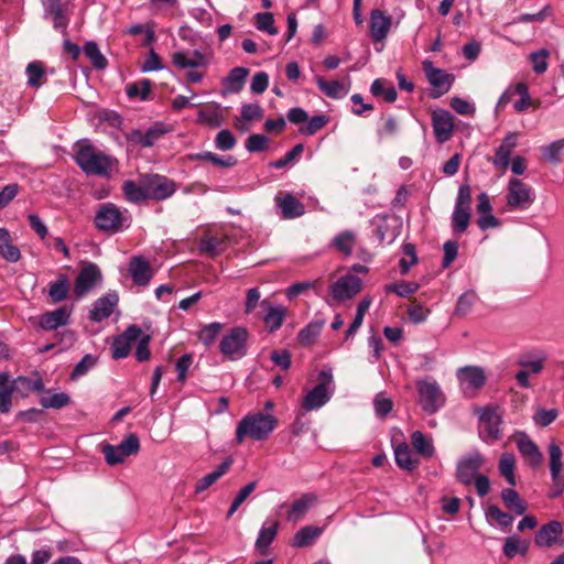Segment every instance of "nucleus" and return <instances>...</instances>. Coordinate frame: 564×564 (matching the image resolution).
Here are the masks:
<instances>
[{"label":"nucleus","instance_id":"nucleus-1","mask_svg":"<svg viewBox=\"0 0 564 564\" xmlns=\"http://www.w3.org/2000/svg\"><path fill=\"white\" fill-rule=\"evenodd\" d=\"M75 162L87 175L107 176L112 170L115 160L96 149L87 141L77 142Z\"/></svg>","mask_w":564,"mask_h":564},{"label":"nucleus","instance_id":"nucleus-2","mask_svg":"<svg viewBox=\"0 0 564 564\" xmlns=\"http://www.w3.org/2000/svg\"><path fill=\"white\" fill-rule=\"evenodd\" d=\"M278 420L271 414L254 413L243 416L236 429V441L241 444L246 437L265 440L276 427Z\"/></svg>","mask_w":564,"mask_h":564},{"label":"nucleus","instance_id":"nucleus-3","mask_svg":"<svg viewBox=\"0 0 564 564\" xmlns=\"http://www.w3.org/2000/svg\"><path fill=\"white\" fill-rule=\"evenodd\" d=\"M319 383L310 390L303 398L302 408L310 412L322 408L326 404L333 393V375L330 370H322L318 375Z\"/></svg>","mask_w":564,"mask_h":564},{"label":"nucleus","instance_id":"nucleus-4","mask_svg":"<svg viewBox=\"0 0 564 564\" xmlns=\"http://www.w3.org/2000/svg\"><path fill=\"white\" fill-rule=\"evenodd\" d=\"M95 226L105 232H118L129 226V217L115 204L104 203L99 206L95 219Z\"/></svg>","mask_w":564,"mask_h":564},{"label":"nucleus","instance_id":"nucleus-5","mask_svg":"<svg viewBox=\"0 0 564 564\" xmlns=\"http://www.w3.org/2000/svg\"><path fill=\"white\" fill-rule=\"evenodd\" d=\"M249 333L246 327H232L219 343L220 352L230 360H238L247 355Z\"/></svg>","mask_w":564,"mask_h":564},{"label":"nucleus","instance_id":"nucleus-6","mask_svg":"<svg viewBox=\"0 0 564 564\" xmlns=\"http://www.w3.org/2000/svg\"><path fill=\"white\" fill-rule=\"evenodd\" d=\"M416 388L419 404L425 413L434 414L445 404V394L436 381L420 380Z\"/></svg>","mask_w":564,"mask_h":564},{"label":"nucleus","instance_id":"nucleus-7","mask_svg":"<svg viewBox=\"0 0 564 564\" xmlns=\"http://www.w3.org/2000/svg\"><path fill=\"white\" fill-rule=\"evenodd\" d=\"M534 199L535 193L530 185L516 177L509 180L506 200L511 210L528 209Z\"/></svg>","mask_w":564,"mask_h":564},{"label":"nucleus","instance_id":"nucleus-8","mask_svg":"<svg viewBox=\"0 0 564 564\" xmlns=\"http://www.w3.org/2000/svg\"><path fill=\"white\" fill-rule=\"evenodd\" d=\"M140 449V442L135 434H128L118 445L106 444L102 446V454L108 465H118L124 462L126 457L134 455Z\"/></svg>","mask_w":564,"mask_h":564},{"label":"nucleus","instance_id":"nucleus-9","mask_svg":"<svg viewBox=\"0 0 564 564\" xmlns=\"http://www.w3.org/2000/svg\"><path fill=\"white\" fill-rule=\"evenodd\" d=\"M479 436L486 443H494L502 437L501 416L495 408L479 409Z\"/></svg>","mask_w":564,"mask_h":564},{"label":"nucleus","instance_id":"nucleus-10","mask_svg":"<svg viewBox=\"0 0 564 564\" xmlns=\"http://www.w3.org/2000/svg\"><path fill=\"white\" fill-rule=\"evenodd\" d=\"M143 178L149 199L164 200L176 192V183L164 175L145 174Z\"/></svg>","mask_w":564,"mask_h":564},{"label":"nucleus","instance_id":"nucleus-11","mask_svg":"<svg viewBox=\"0 0 564 564\" xmlns=\"http://www.w3.org/2000/svg\"><path fill=\"white\" fill-rule=\"evenodd\" d=\"M485 462L484 456L477 449L471 451L463 456L456 467L457 480L466 486L473 484L474 478L478 476V471Z\"/></svg>","mask_w":564,"mask_h":564},{"label":"nucleus","instance_id":"nucleus-12","mask_svg":"<svg viewBox=\"0 0 564 564\" xmlns=\"http://www.w3.org/2000/svg\"><path fill=\"white\" fill-rule=\"evenodd\" d=\"M102 281V274L96 263H88L80 269L75 283L74 294L76 299H82L87 295L95 286Z\"/></svg>","mask_w":564,"mask_h":564},{"label":"nucleus","instance_id":"nucleus-13","mask_svg":"<svg viewBox=\"0 0 564 564\" xmlns=\"http://www.w3.org/2000/svg\"><path fill=\"white\" fill-rule=\"evenodd\" d=\"M457 379L465 394L474 395L486 383V375L481 367L465 366L457 370Z\"/></svg>","mask_w":564,"mask_h":564},{"label":"nucleus","instance_id":"nucleus-14","mask_svg":"<svg viewBox=\"0 0 564 564\" xmlns=\"http://www.w3.org/2000/svg\"><path fill=\"white\" fill-rule=\"evenodd\" d=\"M423 72L429 80L430 85L433 86L437 91L433 93L431 96L433 98H437L441 95L446 94L454 80V76L446 73L441 68H436L432 61L425 59L422 62Z\"/></svg>","mask_w":564,"mask_h":564},{"label":"nucleus","instance_id":"nucleus-15","mask_svg":"<svg viewBox=\"0 0 564 564\" xmlns=\"http://www.w3.org/2000/svg\"><path fill=\"white\" fill-rule=\"evenodd\" d=\"M44 18L53 23L54 29L66 31L70 3L68 0H42Z\"/></svg>","mask_w":564,"mask_h":564},{"label":"nucleus","instance_id":"nucleus-16","mask_svg":"<svg viewBox=\"0 0 564 564\" xmlns=\"http://www.w3.org/2000/svg\"><path fill=\"white\" fill-rule=\"evenodd\" d=\"M170 131L163 122H155L145 131L133 129L127 133V140L143 148H150Z\"/></svg>","mask_w":564,"mask_h":564},{"label":"nucleus","instance_id":"nucleus-17","mask_svg":"<svg viewBox=\"0 0 564 564\" xmlns=\"http://www.w3.org/2000/svg\"><path fill=\"white\" fill-rule=\"evenodd\" d=\"M73 306L62 305L41 314L37 325L44 330H55L70 323Z\"/></svg>","mask_w":564,"mask_h":564},{"label":"nucleus","instance_id":"nucleus-18","mask_svg":"<svg viewBox=\"0 0 564 564\" xmlns=\"http://www.w3.org/2000/svg\"><path fill=\"white\" fill-rule=\"evenodd\" d=\"M432 127L438 143L448 141L454 131V118L448 110L437 109L432 112Z\"/></svg>","mask_w":564,"mask_h":564},{"label":"nucleus","instance_id":"nucleus-19","mask_svg":"<svg viewBox=\"0 0 564 564\" xmlns=\"http://www.w3.org/2000/svg\"><path fill=\"white\" fill-rule=\"evenodd\" d=\"M362 288V282L358 276L348 274L339 278L332 284V295L339 302L352 299Z\"/></svg>","mask_w":564,"mask_h":564},{"label":"nucleus","instance_id":"nucleus-20","mask_svg":"<svg viewBox=\"0 0 564 564\" xmlns=\"http://www.w3.org/2000/svg\"><path fill=\"white\" fill-rule=\"evenodd\" d=\"M391 25L392 18L384 11L375 9L370 12L369 30L375 42H382L388 36Z\"/></svg>","mask_w":564,"mask_h":564},{"label":"nucleus","instance_id":"nucleus-21","mask_svg":"<svg viewBox=\"0 0 564 564\" xmlns=\"http://www.w3.org/2000/svg\"><path fill=\"white\" fill-rule=\"evenodd\" d=\"M141 328L137 325L129 326L126 332L119 335L112 344V358H126L131 350V345L139 339Z\"/></svg>","mask_w":564,"mask_h":564},{"label":"nucleus","instance_id":"nucleus-22","mask_svg":"<svg viewBox=\"0 0 564 564\" xmlns=\"http://www.w3.org/2000/svg\"><path fill=\"white\" fill-rule=\"evenodd\" d=\"M519 134L517 132H509L500 145L496 150L495 158L492 159V164L495 167L506 171L510 165V158L513 150L518 145Z\"/></svg>","mask_w":564,"mask_h":564},{"label":"nucleus","instance_id":"nucleus-23","mask_svg":"<svg viewBox=\"0 0 564 564\" xmlns=\"http://www.w3.org/2000/svg\"><path fill=\"white\" fill-rule=\"evenodd\" d=\"M37 402L44 409H62L69 404L70 398L65 392H56L53 390H45L43 387V382L37 378Z\"/></svg>","mask_w":564,"mask_h":564},{"label":"nucleus","instance_id":"nucleus-24","mask_svg":"<svg viewBox=\"0 0 564 564\" xmlns=\"http://www.w3.org/2000/svg\"><path fill=\"white\" fill-rule=\"evenodd\" d=\"M117 293H108L95 301L94 306L89 313V318L93 322H101L108 318L116 305L118 304Z\"/></svg>","mask_w":564,"mask_h":564},{"label":"nucleus","instance_id":"nucleus-25","mask_svg":"<svg viewBox=\"0 0 564 564\" xmlns=\"http://www.w3.org/2000/svg\"><path fill=\"white\" fill-rule=\"evenodd\" d=\"M562 532L563 527L560 521H550L536 531L534 544L539 547H550L557 541Z\"/></svg>","mask_w":564,"mask_h":564},{"label":"nucleus","instance_id":"nucleus-26","mask_svg":"<svg viewBox=\"0 0 564 564\" xmlns=\"http://www.w3.org/2000/svg\"><path fill=\"white\" fill-rule=\"evenodd\" d=\"M70 290L69 279L66 274H59L56 280L51 281L43 288L42 293L46 294L51 303H61L68 297Z\"/></svg>","mask_w":564,"mask_h":564},{"label":"nucleus","instance_id":"nucleus-27","mask_svg":"<svg viewBox=\"0 0 564 564\" xmlns=\"http://www.w3.org/2000/svg\"><path fill=\"white\" fill-rule=\"evenodd\" d=\"M129 272L134 283L142 286L148 285L153 275L150 263L141 256L131 258Z\"/></svg>","mask_w":564,"mask_h":564},{"label":"nucleus","instance_id":"nucleus-28","mask_svg":"<svg viewBox=\"0 0 564 564\" xmlns=\"http://www.w3.org/2000/svg\"><path fill=\"white\" fill-rule=\"evenodd\" d=\"M275 202L281 210L282 217L285 219L296 218L305 213L304 204L290 193L276 196Z\"/></svg>","mask_w":564,"mask_h":564},{"label":"nucleus","instance_id":"nucleus-29","mask_svg":"<svg viewBox=\"0 0 564 564\" xmlns=\"http://www.w3.org/2000/svg\"><path fill=\"white\" fill-rule=\"evenodd\" d=\"M317 502V496L312 492L302 495L295 500L288 512L286 519L296 523L304 518L307 511Z\"/></svg>","mask_w":564,"mask_h":564},{"label":"nucleus","instance_id":"nucleus-30","mask_svg":"<svg viewBox=\"0 0 564 564\" xmlns=\"http://www.w3.org/2000/svg\"><path fill=\"white\" fill-rule=\"evenodd\" d=\"M261 306L267 311L263 316V322L265 323L269 332L273 333L278 330L285 319L286 308L282 305H273L268 300H263L261 302Z\"/></svg>","mask_w":564,"mask_h":564},{"label":"nucleus","instance_id":"nucleus-31","mask_svg":"<svg viewBox=\"0 0 564 564\" xmlns=\"http://www.w3.org/2000/svg\"><path fill=\"white\" fill-rule=\"evenodd\" d=\"M394 458L397 465L408 471H412L420 465L419 457L412 452L410 445L405 442L394 447Z\"/></svg>","mask_w":564,"mask_h":564},{"label":"nucleus","instance_id":"nucleus-32","mask_svg":"<svg viewBox=\"0 0 564 564\" xmlns=\"http://www.w3.org/2000/svg\"><path fill=\"white\" fill-rule=\"evenodd\" d=\"M197 122L208 126L209 128H218L224 122V113L219 104L213 102L198 111Z\"/></svg>","mask_w":564,"mask_h":564},{"label":"nucleus","instance_id":"nucleus-33","mask_svg":"<svg viewBox=\"0 0 564 564\" xmlns=\"http://www.w3.org/2000/svg\"><path fill=\"white\" fill-rule=\"evenodd\" d=\"M519 452L527 457L531 465L538 466L542 462V454L535 443L525 434H519L516 440Z\"/></svg>","mask_w":564,"mask_h":564},{"label":"nucleus","instance_id":"nucleus-34","mask_svg":"<svg viewBox=\"0 0 564 564\" xmlns=\"http://www.w3.org/2000/svg\"><path fill=\"white\" fill-rule=\"evenodd\" d=\"M279 529L278 521H265L260 529L259 535L256 541V547L261 554H265L269 546L276 536Z\"/></svg>","mask_w":564,"mask_h":564},{"label":"nucleus","instance_id":"nucleus-35","mask_svg":"<svg viewBox=\"0 0 564 564\" xmlns=\"http://www.w3.org/2000/svg\"><path fill=\"white\" fill-rule=\"evenodd\" d=\"M144 178L143 175L139 180V184H137L134 181L127 180L122 184V191L124 198L134 204H139L143 200L149 199L148 193L144 189Z\"/></svg>","mask_w":564,"mask_h":564},{"label":"nucleus","instance_id":"nucleus-36","mask_svg":"<svg viewBox=\"0 0 564 564\" xmlns=\"http://www.w3.org/2000/svg\"><path fill=\"white\" fill-rule=\"evenodd\" d=\"M315 82L318 86V89L328 98L340 99L348 94V87H346L345 84L339 80L328 82L322 76H316Z\"/></svg>","mask_w":564,"mask_h":564},{"label":"nucleus","instance_id":"nucleus-37","mask_svg":"<svg viewBox=\"0 0 564 564\" xmlns=\"http://www.w3.org/2000/svg\"><path fill=\"white\" fill-rule=\"evenodd\" d=\"M231 464H232V459L230 457L225 459L220 465L217 466V468L214 471L205 475L203 478H200L196 482L195 491L197 494L198 492H203L208 487L214 485L221 476L227 474V471L229 470Z\"/></svg>","mask_w":564,"mask_h":564},{"label":"nucleus","instance_id":"nucleus-38","mask_svg":"<svg viewBox=\"0 0 564 564\" xmlns=\"http://www.w3.org/2000/svg\"><path fill=\"white\" fill-rule=\"evenodd\" d=\"M411 444L417 455L424 458H432L435 454V447L431 437H427L421 431H414L411 434Z\"/></svg>","mask_w":564,"mask_h":564},{"label":"nucleus","instance_id":"nucleus-39","mask_svg":"<svg viewBox=\"0 0 564 564\" xmlns=\"http://www.w3.org/2000/svg\"><path fill=\"white\" fill-rule=\"evenodd\" d=\"M249 69L246 67H235L230 70L229 75L224 79L223 84L227 93H239L246 82Z\"/></svg>","mask_w":564,"mask_h":564},{"label":"nucleus","instance_id":"nucleus-40","mask_svg":"<svg viewBox=\"0 0 564 564\" xmlns=\"http://www.w3.org/2000/svg\"><path fill=\"white\" fill-rule=\"evenodd\" d=\"M325 325L324 319H314L302 328L297 334V339L303 346H311L315 343Z\"/></svg>","mask_w":564,"mask_h":564},{"label":"nucleus","instance_id":"nucleus-41","mask_svg":"<svg viewBox=\"0 0 564 564\" xmlns=\"http://www.w3.org/2000/svg\"><path fill=\"white\" fill-rule=\"evenodd\" d=\"M0 256L9 262H17L20 259V250L12 246V239L6 228H0Z\"/></svg>","mask_w":564,"mask_h":564},{"label":"nucleus","instance_id":"nucleus-42","mask_svg":"<svg viewBox=\"0 0 564 564\" xmlns=\"http://www.w3.org/2000/svg\"><path fill=\"white\" fill-rule=\"evenodd\" d=\"M322 528L305 525L301 528L293 538V546L305 547L313 543L322 534Z\"/></svg>","mask_w":564,"mask_h":564},{"label":"nucleus","instance_id":"nucleus-43","mask_svg":"<svg viewBox=\"0 0 564 564\" xmlns=\"http://www.w3.org/2000/svg\"><path fill=\"white\" fill-rule=\"evenodd\" d=\"M356 245V235L351 230H345L335 236L332 240V246L345 256L352 253Z\"/></svg>","mask_w":564,"mask_h":564},{"label":"nucleus","instance_id":"nucleus-44","mask_svg":"<svg viewBox=\"0 0 564 564\" xmlns=\"http://www.w3.org/2000/svg\"><path fill=\"white\" fill-rule=\"evenodd\" d=\"M501 499L505 506L516 514L522 516L525 513L527 503L520 498L519 494L514 489H503L501 491Z\"/></svg>","mask_w":564,"mask_h":564},{"label":"nucleus","instance_id":"nucleus-45","mask_svg":"<svg viewBox=\"0 0 564 564\" xmlns=\"http://www.w3.org/2000/svg\"><path fill=\"white\" fill-rule=\"evenodd\" d=\"M226 239L217 236H205L199 240V250L209 253L212 257L218 256L225 250Z\"/></svg>","mask_w":564,"mask_h":564},{"label":"nucleus","instance_id":"nucleus-46","mask_svg":"<svg viewBox=\"0 0 564 564\" xmlns=\"http://www.w3.org/2000/svg\"><path fill=\"white\" fill-rule=\"evenodd\" d=\"M516 458L510 453H505L499 460V473L506 478L510 486H516L514 476Z\"/></svg>","mask_w":564,"mask_h":564},{"label":"nucleus","instance_id":"nucleus-47","mask_svg":"<svg viewBox=\"0 0 564 564\" xmlns=\"http://www.w3.org/2000/svg\"><path fill=\"white\" fill-rule=\"evenodd\" d=\"M564 150V139L556 140L549 145L542 148V158L553 165L562 162V152Z\"/></svg>","mask_w":564,"mask_h":564},{"label":"nucleus","instance_id":"nucleus-48","mask_svg":"<svg viewBox=\"0 0 564 564\" xmlns=\"http://www.w3.org/2000/svg\"><path fill=\"white\" fill-rule=\"evenodd\" d=\"M84 53L90 59L96 69H104L107 67V58L101 54L96 42H87L84 45Z\"/></svg>","mask_w":564,"mask_h":564},{"label":"nucleus","instance_id":"nucleus-49","mask_svg":"<svg viewBox=\"0 0 564 564\" xmlns=\"http://www.w3.org/2000/svg\"><path fill=\"white\" fill-rule=\"evenodd\" d=\"M420 288L417 282L399 281L384 285V292L387 294L394 293L401 297H406L414 294Z\"/></svg>","mask_w":564,"mask_h":564},{"label":"nucleus","instance_id":"nucleus-50","mask_svg":"<svg viewBox=\"0 0 564 564\" xmlns=\"http://www.w3.org/2000/svg\"><path fill=\"white\" fill-rule=\"evenodd\" d=\"M152 88L150 79H141L127 86V95L129 98H140L141 100L148 99Z\"/></svg>","mask_w":564,"mask_h":564},{"label":"nucleus","instance_id":"nucleus-51","mask_svg":"<svg viewBox=\"0 0 564 564\" xmlns=\"http://www.w3.org/2000/svg\"><path fill=\"white\" fill-rule=\"evenodd\" d=\"M549 454L551 476L553 481H557L562 470V449L557 444L551 443Z\"/></svg>","mask_w":564,"mask_h":564},{"label":"nucleus","instance_id":"nucleus-52","mask_svg":"<svg viewBox=\"0 0 564 564\" xmlns=\"http://www.w3.org/2000/svg\"><path fill=\"white\" fill-rule=\"evenodd\" d=\"M470 209L468 208H456L454 207V212L452 215V227L453 230L457 234H462L466 231L470 220Z\"/></svg>","mask_w":564,"mask_h":564},{"label":"nucleus","instance_id":"nucleus-53","mask_svg":"<svg viewBox=\"0 0 564 564\" xmlns=\"http://www.w3.org/2000/svg\"><path fill=\"white\" fill-rule=\"evenodd\" d=\"M545 360L546 357L543 354L539 355L535 359H530L528 355H523L518 359L517 364L525 371H529V375H538L543 370Z\"/></svg>","mask_w":564,"mask_h":564},{"label":"nucleus","instance_id":"nucleus-54","mask_svg":"<svg viewBox=\"0 0 564 564\" xmlns=\"http://www.w3.org/2000/svg\"><path fill=\"white\" fill-rule=\"evenodd\" d=\"M223 328V324L214 322L202 327L198 334V339L203 345L209 347L214 344L215 339L219 335Z\"/></svg>","mask_w":564,"mask_h":564},{"label":"nucleus","instance_id":"nucleus-55","mask_svg":"<svg viewBox=\"0 0 564 564\" xmlns=\"http://www.w3.org/2000/svg\"><path fill=\"white\" fill-rule=\"evenodd\" d=\"M486 517L489 520L495 521L501 528H508L513 522V517L511 514L502 511L500 508H498L495 505H491L488 507V509L486 511Z\"/></svg>","mask_w":564,"mask_h":564},{"label":"nucleus","instance_id":"nucleus-56","mask_svg":"<svg viewBox=\"0 0 564 564\" xmlns=\"http://www.w3.org/2000/svg\"><path fill=\"white\" fill-rule=\"evenodd\" d=\"M307 124L303 126L299 129V132L303 135H313L317 131L322 130L329 121L328 117L325 115H316L307 120Z\"/></svg>","mask_w":564,"mask_h":564},{"label":"nucleus","instance_id":"nucleus-57","mask_svg":"<svg viewBox=\"0 0 564 564\" xmlns=\"http://www.w3.org/2000/svg\"><path fill=\"white\" fill-rule=\"evenodd\" d=\"M550 51L546 48H542L535 52H532L529 55V59L532 63L533 70L536 74H543L546 72L549 63L547 59L550 57Z\"/></svg>","mask_w":564,"mask_h":564},{"label":"nucleus","instance_id":"nucleus-58","mask_svg":"<svg viewBox=\"0 0 564 564\" xmlns=\"http://www.w3.org/2000/svg\"><path fill=\"white\" fill-rule=\"evenodd\" d=\"M476 301L477 294L474 291H467L463 293L457 301L455 314L459 316H466L470 312Z\"/></svg>","mask_w":564,"mask_h":564},{"label":"nucleus","instance_id":"nucleus-59","mask_svg":"<svg viewBox=\"0 0 564 564\" xmlns=\"http://www.w3.org/2000/svg\"><path fill=\"white\" fill-rule=\"evenodd\" d=\"M370 91L373 96H382L388 102H393L398 96L395 88L393 86L384 87L381 79L372 82Z\"/></svg>","mask_w":564,"mask_h":564},{"label":"nucleus","instance_id":"nucleus-60","mask_svg":"<svg viewBox=\"0 0 564 564\" xmlns=\"http://www.w3.org/2000/svg\"><path fill=\"white\" fill-rule=\"evenodd\" d=\"M257 487V481H251L243 486L235 497L228 512L227 518H230L241 506V503L254 491Z\"/></svg>","mask_w":564,"mask_h":564},{"label":"nucleus","instance_id":"nucleus-61","mask_svg":"<svg viewBox=\"0 0 564 564\" xmlns=\"http://www.w3.org/2000/svg\"><path fill=\"white\" fill-rule=\"evenodd\" d=\"M552 15V8L545 6L542 10L536 13H523L514 19V23H529V22H544L549 17Z\"/></svg>","mask_w":564,"mask_h":564},{"label":"nucleus","instance_id":"nucleus-62","mask_svg":"<svg viewBox=\"0 0 564 564\" xmlns=\"http://www.w3.org/2000/svg\"><path fill=\"white\" fill-rule=\"evenodd\" d=\"M514 91L520 96V99L513 104V107L518 112H522L531 106L529 88L524 83H518L514 86Z\"/></svg>","mask_w":564,"mask_h":564},{"label":"nucleus","instance_id":"nucleus-63","mask_svg":"<svg viewBox=\"0 0 564 564\" xmlns=\"http://www.w3.org/2000/svg\"><path fill=\"white\" fill-rule=\"evenodd\" d=\"M236 142L235 135L228 129L220 130L215 138V145L220 151L231 150Z\"/></svg>","mask_w":564,"mask_h":564},{"label":"nucleus","instance_id":"nucleus-64","mask_svg":"<svg viewBox=\"0 0 564 564\" xmlns=\"http://www.w3.org/2000/svg\"><path fill=\"white\" fill-rule=\"evenodd\" d=\"M269 139L264 134L254 133L248 137L245 147L249 152H261L268 148Z\"/></svg>","mask_w":564,"mask_h":564}]
</instances>
